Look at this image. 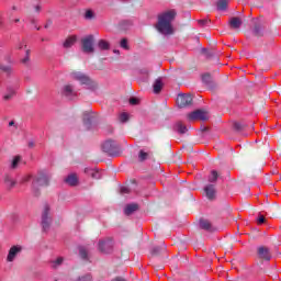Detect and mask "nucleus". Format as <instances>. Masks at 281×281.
<instances>
[{"label":"nucleus","instance_id":"nucleus-44","mask_svg":"<svg viewBox=\"0 0 281 281\" xmlns=\"http://www.w3.org/2000/svg\"><path fill=\"white\" fill-rule=\"evenodd\" d=\"M160 249H161L160 247H154L151 249V256H157V254H159Z\"/></svg>","mask_w":281,"mask_h":281},{"label":"nucleus","instance_id":"nucleus-17","mask_svg":"<svg viewBox=\"0 0 281 281\" xmlns=\"http://www.w3.org/2000/svg\"><path fill=\"white\" fill-rule=\"evenodd\" d=\"M173 130L176 131V133H179L180 135H184V133H188V127L181 121H178L173 125Z\"/></svg>","mask_w":281,"mask_h":281},{"label":"nucleus","instance_id":"nucleus-32","mask_svg":"<svg viewBox=\"0 0 281 281\" xmlns=\"http://www.w3.org/2000/svg\"><path fill=\"white\" fill-rule=\"evenodd\" d=\"M0 71H3L4 74H7V76H10V74H12V67H10V66H0Z\"/></svg>","mask_w":281,"mask_h":281},{"label":"nucleus","instance_id":"nucleus-38","mask_svg":"<svg viewBox=\"0 0 281 281\" xmlns=\"http://www.w3.org/2000/svg\"><path fill=\"white\" fill-rule=\"evenodd\" d=\"M254 34H255V36H261V29H260V25H255V27H254Z\"/></svg>","mask_w":281,"mask_h":281},{"label":"nucleus","instance_id":"nucleus-37","mask_svg":"<svg viewBox=\"0 0 281 281\" xmlns=\"http://www.w3.org/2000/svg\"><path fill=\"white\" fill-rule=\"evenodd\" d=\"M59 265H63V257L57 258V259L53 262V268L56 269L57 267H59Z\"/></svg>","mask_w":281,"mask_h":281},{"label":"nucleus","instance_id":"nucleus-43","mask_svg":"<svg viewBox=\"0 0 281 281\" xmlns=\"http://www.w3.org/2000/svg\"><path fill=\"white\" fill-rule=\"evenodd\" d=\"M234 128L235 131H243V124H240L239 122L234 123Z\"/></svg>","mask_w":281,"mask_h":281},{"label":"nucleus","instance_id":"nucleus-22","mask_svg":"<svg viewBox=\"0 0 281 281\" xmlns=\"http://www.w3.org/2000/svg\"><path fill=\"white\" fill-rule=\"evenodd\" d=\"M65 181L68 186H78V176H76V173H71L65 179Z\"/></svg>","mask_w":281,"mask_h":281},{"label":"nucleus","instance_id":"nucleus-20","mask_svg":"<svg viewBox=\"0 0 281 281\" xmlns=\"http://www.w3.org/2000/svg\"><path fill=\"white\" fill-rule=\"evenodd\" d=\"M137 210H139V205L133 203V204H127L125 206L124 212H125L126 216H131V214H133V212H137Z\"/></svg>","mask_w":281,"mask_h":281},{"label":"nucleus","instance_id":"nucleus-13","mask_svg":"<svg viewBox=\"0 0 281 281\" xmlns=\"http://www.w3.org/2000/svg\"><path fill=\"white\" fill-rule=\"evenodd\" d=\"M61 93L65 95V98H68V100H74V98L78 95V93L74 91V87L69 85L64 87Z\"/></svg>","mask_w":281,"mask_h":281},{"label":"nucleus","instance_id":"nucleus-4","mask_svg":"<svg viewBox=\"0 0 281 281\" xmlns=\"http://www.w3.org/2000/svg\"><path fill=\"white\" fill-rule=\"evenodd\" d=\"M52 223V217H49V205L44 206V211L42 213V229L43 232H49V225Z\"/></svg>","mask_w":281,"mask_h":281},{"label":"nucleus","instance_id":"nucleus-41","mask_svg":"<svg viewBox=\"0 0 281 281\" xmlns=\"http://www.w3.org/2000/svg\"><path fill=\"white\" fill-rule=\"evenodd\" d=\"M79 281H92L91 274H86L85 277H81Z\"/></svg>","mask_w":281,"mask_h":281},{"label":"nucleus","instance_id":"nucleus-48","mask_svg":"<svg viewBox=\"0 0 281 281\" xmlns=\"http://www.w3.org/2000/svg\"><path fill=\"white\" fill-rule=\"evenodd\" d=\"M23 45H25V43H20L18 49H23Z\"/></svg>","mask_w":281,"mask_h":281},{"label":"nucleus","instance_id":"nucleus-8","mask_svg":"<svg viewBox=\"0 0 281 281\" xmlns=\"http://www.w3.org/2000/svg\"><path fill=\"white\" fill-rule=\"evenodd\" d=\"M177 104L180 109L190 106L192 104V94H179L177 98Z\"/></svg>","mask_w":281,"mask_h":281},{"label":"nucleus","instance_id":"nucleus-53","mask_svg":"<svg viewBox=\"0 0 281 281\" xmlns=\"http://www.w3.org/2000/svg\"><path fill=\"white\" fill-rule=\"evenodd\" d=\"M12 10H19V9L16 8V5H13V7H12Z\"/></svg>","mask_w":281,"mask_h":281},{"label":"nucleus","instance_id":"nucleus-12","mask_svg":"<svg viewBox=\"0 0 281 281\" xmlns=\"http://www.w3.org/2000/svg\"><path fill=\"white\" fill-rule=\"evenodd\" d=\"M257 254L261 260H271V251L265 246L259 247Z\"/></svg>","mask_w":281,"mask_h":281},{"label":"nucleus","instance_id":"nucleus-25","mask_svg":"<svg viewBox=\"0 0 281 281\" xmlns=\"http://www.w3.org/2000/svg\"><path fill=\"white\" fill-rule=\"evenodd\" d=\"M79 256L82 260H89V252L85 246L79 247Z\"/></svg>","mask_w":281,"mask_h":281},{"label":"nucleus","instance_id":"nucleus-23","mask_svg":"<svg viewBox=\"0 0 281 281\" xmlns=\"http://www.w3.org/2000/svg\"><path fill=\"white\" fill-rule=\"evenodd\" d=\"M154 93H161V90L164 89V81L161 79H157L154 82Z\"/></svg>","mask_w":281,"mask_h":281},{"label":"nucleus","instance_id":"nucleus-11","mask_svg":"<svg viewBox=\"0 0 281 281\" xmlns=\"http://www.w3.org/2000/svg\"><path fill=\"white\" fill-rule=\"evenodd\" d=\"M22 249L23 248L21 246H12L7 256V261L14 262V258H16V255L20 254V251H22Z\"/></svg>","mask_w":281,"mask_h":281},{"label":"nucleus","instance_id":"nucleus-2","mask_svg":"<svg viewBox=\"0 0 281 281\" xmlns=\"http://www.w3.org/2000/svg\"><path fill=\"white\" fill-rule=\"evenodd\" d=\"M93 35H87L86 37L81 38V49L83 54H93L95 48L93 47Z\"/></svg>","mask_w":281,"mask_h":281},{"label":"nucleus","instance_id":"nucleus-24","mask_svg":"<svg viewBox=\"0 0 281 281\" xmlns=\"http://www.w3.org/2000/svg\"><path fill=\"white\" fill-rule=\"evenodd\" d=\"M201 229H205V232H212V223L207 220H200Z\"/></svg>","mask_w":281,"mask_h":281},{"label":"nucleus","instance_id":"nucleus-33","mask_svg":"<svg viewBox=\"0 0 281 281\" xmlns=\"http://www.w3.org/2000/svg\"><path fill=\"white\" fill-rule=\"evenodd\" d=\"M119 120H120V122H122L123 124H124L125 122H128V113H126V112L121 113L120 116H119Z\"/></svg>","mask_w":281,"mask_h":281},{"label":"nucleus","instance_id":"nucleus-9","mask_svg":"<svg viewBox=\"0 0 281 281\" xmlns=\"http://www.w3.org/2000/svg\"><path fill=\"white\" fill-rule=\"evenodd\" d=\"M209 117L207 112L202 110H195L188 114V120L190 121L202 120V122H205Z\"/></svg>","mask_w":281,"mask_h":281},{"label":"nucleus","instance_id":"nucleus-5","mask_svg":"<svg viewBox=\"0 0 281 281\" xmlns=\"http://www.w3.org/2000/svg\"><path fill=\"white\" fill-rule=\"evenodd\" d=\"M99 251H101V254H111V251H113V239H101L99 241Z\"/></svg>","mask_w":281,"mask_h":281},{"label":"nucleus","instance_id":"nucleus-47","mask_svg":"<svg viewBox=\"0 0 281 281\" xmlns=\"http://www.w3.org/2000/svg\"><path fill=\"white\" fill-rule=\"evenodd\" d=\"M35 11H36V12H41V4H36V5H35Z\"/></svg>","mask_w":281,"mask_h":281},{"label":"nucleus","instance_id":"nucleus-14","mask_svg":"<svg viewBox=\"0 0 281 281\" xmlns=\"http://www.w3.org/2000/svg\"><path fill=\"white\" fill-rule=\"evenodd\" d=\"M16 86H8L7 87V93L3 95V100L5 102L12 100L16 95Z\"/></svg>","mask_w":281,"mask_h":281},{"label":"nucleus","instance_id":"nucleus-16","mask_svg":"<svg viewBox=\"0 0 281 281\" xmlns=\"http://www.w3.org/2000/svg\"><path fill=\"white\" fill-rule=\"evenodd\" d=\"M78 41L77 35H70L68 36L64 42L65 49H69V47H74L76 45V42Z\"/></svg>","mask_w":281,"mask_h":281},{"label":"nucleus","instance_id":"nucleus-7","mask_svg":"<svg viewBox=\"0 0 281 281\" xmlns=\"http://www.w3.org/2000/svg\"><path fill=\"white\" fill-rule=\"evenodd\" d=\"M103 153L108 155H115L117 153V142L115 140H105L102 145Z\"/></svg>","mask_w":281,"mask_h":281},{"label":"nucleus","instance_id":"nucleus-57","mask_svg":"<svg viewBox=\"0 0 281 281\" xmlns=\"http://www.w3.org/2000/svg\"><path fill=\"white\" fill-rule=\"evenodd\" d=\"M122 1H126V0H122Z\"/></svg>","mask_w":281,"mask_h":281},{"label":"nucleus","instance_id":"nucleus-50","mask_svg":"<svg viewBox=\"0 0 281 281\" xmlns=\"http://www.w3.org/2000/svg\"><path fill=\"white\" fill-rule=\"evenodd\" d=\"M9 126H14V121H11V122L9 123Z\"/></svg>","mask_w":281,"mask_h":281},{"label":"nucleus","instance_id":"nucleus-36","mask_svg":"<svg viewBox=\"0 0 281 281\" xmlns=\"http://www.w3.org/2000/svg\"><path fill=\"white\" fill-rule=\"evenodd\" d=\"M93 16H95V14L93 13L92 10L86 11L85 19L91 20V19H93Z\"/></svg>","mask_w":281,"mask_h":281},{"label":"nucleus","instance_id":"nucleus-34","mask_svg":"<svg viewBox=\"0 0 281 281\" xmlns=\"http://www.w3.org/2000/svg\"><path fill=\"white\" fill-rule=\"evenodd\" d=\"M202 81L205 83V85H210V82H212V76H210V74H205L202 76Z\"/></svg>","mask_w":281,"mask_h":281},{"label":"nucleus","instance_id":"nucleus-28","mask_svg":"<svg viewBox=\"0 0 281 281\" xmlns=\"http://www.w3.org/2000/svg\"><path fill=\"white\" fill-rule=\"evenodd\" d=\"M227 3H228L227 0H220L217 2V10H220V12L227 10Z\"/></svg>","mask_w":281,"mask_h":281},{"label":"nucleus","instance_id":"nucleus-31","mask_svg":"<svg viewBox=\"0 0 281 281\" xmlns=\"http://www.w3.org/2000/svg\"><path fill=\"white\" fill-rule=\"evenodd\" d=\"M138 159H139V161H146V159H148V153L140 149L139 155H138Z\"/></svg>","mask_w":281,"mask_h":281},{"label":"nucleus","instance_id":"nucleus-30","mask_svg":"<svg viewBox=\"0 0 281 281\" xmlns=\"http://www.w3.org/2000/svg\"><path fill=\"white\" fill-rule=\"evenodd\" d=\"M120 45H121L122 49H125V50L131 49V47L128 46V40H126V38H122Z\"/></svg>","mask_w":281,"mask_h":281},{"label":"nucleus","instance_id":"nucleus-21","mask_svg":"<svg viewBox=\"0 0 281 281\" xmlns=\"http://www.w3.org/2000/svg\"><path fill=\"white\" fill-rule=\"evenodd\" d=\"M4 186H5L9 190H12V188H14V187L16 186V180H13L10 175H7V176L4 177Z\"/></svg>","mask_w":281,"mask_h":281},{"label":"nucleus","instance_id":"nucleus-1","mask_svg":"<svg viewBox=\"0 0 281 281\" xmlns=\"http://www.w3.org/2000/svg\"><path fill=\"white\" fill-rule=\"evenodd\" d=\"M177 18V11L175 9L165 11L158 15V22L156 24V30L164 34L165 36H170L175 34V29L172 27V21Z\"/></svg>","mask_w":281,"mask_h":281},{"label":"nucleus","instance_id":"nucleus-42","mask_svg":"<svg viewBox=\"0 0 281 281\" xmlns=\"http://www.w3.org/2000/svg\"><path fill=\"white\" fill-rule=\"evenodd\" d=\"M130 104H132V105L139 104V99H137V98H131V99H130Z\"/></svg>","mask_w":281,"mask_h":281},{"label":"nucleus","instance_id":"nucleus-3","mask_svg":"<svg viewBox=\"0 0 281 281\" xmlns=\"http://www.w3.org/2000/svg\"><path fill=\"white\" fill-rule=\"evenodd\" d=\"M32 183L34 189L43 186H49V175L45 171H42L33 179Z\"/></svg>","mask_w":281,"mask_h":281},{"label":"nucleus","instance_id":"nucleus-29","mask_svg":"<svg viewBox=\"0 0 281 281\" xmlns=\"http://www.w3.org/2000/svg\"><path fill=\"white\" fill-rule=\"evenodd\" d=\"M19 164H21V156H15L11 162V168H18Z\"/></svg>","mask_w":281,"mask_h":281},{"label":"nucleus","instance_id":"nucleus-18","mask_svg":"<svg viewBox=\"0 0 281 281\" xmlns=\"http://www.w3.org/2000/svg\"><path fill=\"white\" fill-rule=\"evenodd\" d=\"M86 175L92 177V179H102V172L98 169L86 168Z\"/></svg>","mask_w":281,"mask_h":281},{"label":"nucleus","instance_id":"nucleus-52","mask_svg":"<svg viewBox=\"0 0 281 281\" xmlns=\"http://www.w3.org/2000/svg\"><path fill=\"white\" fill-rule=\"evenodd\" d=\"M19 21H21V20L15 19V20H13V23H19Z\"/></svg>","mask_w":281,"mask_h":281},{"label":"nucleus","instance_id":"nucleus-35","mask_svg":"<svg viewBox=\"0 0 281 281\" xmlns=\"http://www.w3.org/2000/svg\"><path fill=\"white\" fill-rule=\"evenodd\" d=\"M22 65H27L30 63V49L26 50V56L21 59Z\"/></svg>","mask_w":281,"mask_h":281},{"label":"nucleus","instance_id":"nucleus-56","mask_svg":"<svg viewBox=\"0 0 281 281\" xmlns=\"http://www.w3.org/2000/svg\"><path fill=\"white\" fill-rule=\"evenodd\" d=\"M36 30H41V27H36Z\"/></svg>","mask_w":281,"mask_h":281},{"label":"nucleus","instance_id":"nucleus-15","mask_svg":"<svg viewBox=\"0 0 281 281\" xmlns=\"http://www.w3.org/2000/svg\"><path fill=\"white\" fill-rule=\"evenodd\" d=\"M204 192L210 201H214V199H216V188L214 187V184H209L204 187Z\"/></svg>","mask_w":281,"mask_h":281},{"label":"nucleus","instance_id":"nucleus-27","mask_svg":"<svg viewBox=\"0 0 281 281\" xmlns=\"http://www.w3.org/2000/svg\"><path fill=\"white\" fill-rule=\"evenodd\" d=\"M218 181V172L216 170H212L211 175L209 176L210 183H216Z\"/></svg>","mask_w":281,"mask_h":281},{"label":"nucleus","instance_id":"nucleus-49","mask_svg":"<svg viewBox=\"0 0 281 281\" xmlns=\"http://www.w3.org/2000/svg\"><path fill=\"white\" fill-rule=\"evenodd\" d=\"M3 25V16L0 15V27Z\"/></svg>","mask_w":281,"mask_h":281},{"label":"nucleus","instance_id":"nucleus-55","mask_svg":"<svg viewBox=\"0 0 281 281\" xmlns=\"http://www.w3.org/2000/svg\"><path fill=\"white\" fill-rule=\"evenodd\" d=\"M31 23H35V21H34V20H31Z\"/></svg>","mask_w":281,"mask_h":281},{"label":"nucleus","instance_id":"nucleus-6","mask_svg":"<svg viewBox=\"0 0 281 281\" xmlns=\"http://www.w3.org/2000/svg\"><path fill=\"white\" fill-rule=\"evenodd\" d=\"M72 78L81 82V85H86V87H90V88L94 87L91 78H89L87 75L82 72H74Z\"/></svg>","mask_w":281,"mask_h":281},{"label":"nucleus","instance_id":"nucleus-10","mask_svg":"<svg viewBox=\"0 0 281 281\" xmlns=\"http://www.w3.org/2000/svg\"><path fill=\"white\" fill-rule=\"evenodd\" d=\"M93 122H95V114L93 112H85L83 125L86 126V131H91V125Z\"/></svg>","mask_w":281,"mask_h":281},{"label":"nucleus","instance_id":"nucleus-45","mask_svg":"<svg viewBox=\"0 0 281 281\" xmlns=\"http://www.w3.org/2000/svg\"><path fill=\"white\" fill-rule=\"evenodd\" d=\"M198 23H199V25H202V26L207 25V23H210V20H207V19L199 20Z\"/></svg>","mask_w":281,"mask_h":281},{"label":"nucleus","instance_id":"nucleus-26","mask_svg":"<svg viewBox=\"0 0 281 281\" xmlns=\"http://www.w3.org/2000/svg\"><path fill=\"white\" fill-rule=\"evenodd\" d=\"M98 47H99V49L106 50V49H111V44H109V42H106L104 40H100L98 43Z\"/></svg>","mask_w":281,"mask_h":281},{"label":"nucleus","instance_id":"nucleus-40","mask_svg":"<svg viewBox=\"0 0 281 281\" xmlns=\"http://www.w3.org/2000/svg\"><path fill=\"white\" fill-rule=\"evenodd\" d=\"M131 193V189H128V187H121V194H130Z\"/></svg>","mask_w":281,"mask_h":281},{"label":"nucleus","instance_id":"nucleus-54","mask_svg":"<svg viewBox=\"0 0 281 281\" xmlns=\"http://www.w3.org/2000/svg\"><path fill=\"white\" fill-rule=\"evenodd\" d=\"M125 23H128V25H131V21H125Z\"/></svg>","mask_w":281,"mask_h":281},{"label":"nucleus","instance_id":"nucleus-19","mask_svg":"<svg viewBox=\"0 0 281 281\" xmlns=\"http://www.w3.org/2000/svg\"><path fill=\"white\" fill-rule=\"evenodd\" d=\"M243 25V21H240V18H232L229 20V27L232 30H238Z\"/></svg>","mask_w":281,"mask_h":281},{"label":"nucleus","instance_id":"nucleus-51","mask_svg":"<svg viewBox=\"0 0 281 281\" xmlns=\"http://www.w3.org/2000/svg\"><path fill=\"white\" fill-rule=\"evenodd\" d=\"M113 53L114 54H120V50L119 49H114Z\"/></svg>","mask_w":281,"mask_h":281},{"label":"nucleus","instance_id":"nucleus-46","mask_svg":"<svg viewBox=\"0 0 281 281\" xmlns=\"http://www.w3.org/2000/svg\"><path fill=\"white\" fill-rule=\"evenodd\" d=\"M27 181H32V176H31V175L25 176V177L22 179V183H27Z\"/></svg>","mask_w":281,"mask_h":281},{"label":"nucleus","instance_id":"nucleus-39","mask_svg":"<svg viewBox=\"0 0 281 281\" xmlns=\"http://www.w3.org/2000/svg\"><path fill=\"white\" fill-rule=\"evenodd\" d=\"M266 221L265 215H259L257 223L258 225H265Z\"/></svg>","mask_w":281,"mask_h":281}]
</instances>
